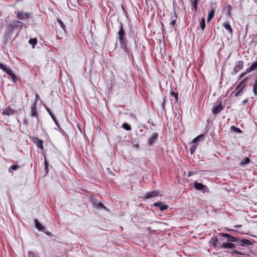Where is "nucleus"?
<instances>
[{
    "instance_id": "obj_1",
    "label": "nucleus",
    "mask_w": 257,
    "mask_h": 257,
    "mask_svg": "<svg viewBox=\"0 0 257 257\" xmlns=\"http://www.w3.org/2000/svg\"><path fill=\"white\" fill-rule=\"evenodd\" d=\"M219 235L226 237L227 241L229 242H233L236 246H245L251 245L252 243L249 240L246 239H239L237 237L231 236L228 233H220Z\"/></svg>"
},
{
    "instance_id": "obj_2",
    "label": "nucleus",
    "mask_w": 257,
    "mask_h": 257,
    "mask_svg": "<svg viewBox=\"0 0 257 257\" xmlns=\"http://www.w3.org/2000/svg\"><path fill=\"white\" fill-rule=\"evenodd\" d=\"M125 31L122 27V25L120 23V29L118 32V40L119 41L120 47L121 49L125 50L126 47L125 44Z\"/></svg>"
},
{
    "instance_id": "obj_3",
    "label": "nucleus",
    "mask_w": 257,
    "mask_h": 257,
    "mask_svg": "<svg viewBox=\"0 0 257 257\" xmlns=\"http://www.w3.org/2000/svg\"><path fill=\"white\" fill-rule=\"evenodd\" d=\"M243 66V62L242 61H238L235 63V65L234 67L233 70L231 72L232 75H234L238 72H239L242 68Z\"/></svg>"
},
{
    "instance_id": "obj_4",
    "label": "nucleus",
    "mask_w": 257,
    "mask_h": 257,
    "mask_svg": "<svg viewBox=\"0 0 257 257\" xmlns=\"http://www.w3.org/2000/svg\"><path fill=\"white\" fill-rule=\"evenodd\" d=\"M194 187L196 190H203V192H208V191L207 187L201 183L195 182Z\"/></svg>"
},
{
    "instance_id": "obj_5",
    "label": "nucleus",
    "mask_w": 257,
    "mask_h": 257,
    "mask_svg": "<svg viewBox=\"0 0 257 257\" xmlns=\"http://www.w3.org/2000/svg\"><path fill=\"white\" fill-rule=\"evenodd\" d=\"M233 242H229V241L226 242H224L222 243V244L221 246V248H224V249L229 248V249H233L236 247V245H235V244H234Z\"/></svg>"
},
{
    "instance_id": "obj_6",
    "label": "nucleus",
    "mask_w": 257,
    "mask_h": 257,
    "mask_svg": "<svg viewBox=\"0 0 257 257\" xmlns=\"http://www.w3.org/2000/svg\"><path fill=\"white\" fill-rule=\"evenodd\" d=\"M221 103V101H220L219 104L212 108V112L213 113L216 114L223 110V107L222 106Z\"/></svg>"
},
{
    "instance_id": "obj_7",
    "label": "nucleus",
    "mask_w": 257,
    "mask_h": 257,
    "mask_svg": "<svg viewBox=\"0 0 257 257\" xmlns=\"http://www.w3.org/2000/svg\"><path fill=\"white\" fill-rule=\"evenodd\" d=\"M158 137V134L154 133L148 140V143L150 146L153 145L156 141Z\"/></svg>"
},
{
    "instance_id": "obj_8",
    "label": "nucleus",
    "mask_w": 257,
    "mask_h": 257,
    "mask_svg": "<svg viewBox=\"0 0 257 257\" xmlns=\"http://www.w3.org/2000/svg\"><path fill=\"white\" fill-rule=\"evenodd\" d=\"M155 207H158L161 211H164L168 208V205L164 204L163 202H158L154 204Z\"/></svg>"
},
{
    "instance_id": "obj_9",
    "label": "nucleus",
    "mask_w": 257,
    "mask_h": 257,
    "mask_svg": "<svg viewBox=\"0 0 257 257\" xmlns=\"http://www.w3.org/2000/svg\"><path fill=\"white\" fill-rule=\"evenodd\" d=\"M17 18L20 20L28 19L30 18V14L19 11L17 13Z\"/></svg>"
},
{
    "instance_id": "obj_10",
    "label": "nucleus",
    "mask_w": 257,
    "mask_h": 257,
    "mask_svg": "<svg viewBox=\"0 0 257 257\" xmlns=\"http://www.w3.org/2000/svg\"><path fill=\"white\" fill-rule=\"evenodd\" d=\"M0 69L3 70L9 76H11L14 73L10 67H7L3 64L0 63Z\"/></svg>"
},
{
    "instance_id": "obj_11",
    "label": "nucleus",
    "mask_w": 257,
    "mask_h": 257,
    "mask_svg": "<svg viewBox=\"0 0 257 257\" xmlns=\"http://www.w3.org/2000/svg\"><path fill=\"white\" fill-rule=\"evenodd\" d=\"M31 116L32 117H37L38 113L37 111V105L35 103H33L31 107Z\"/></svg>"
},
{
    "instance_id": "obj_12",
    "label": "nucleus",
    "mask_w": 257,
    "mask_h": 257,
    "mask_svg": "<svg viewBox=\"0 0 257 257\" xmlns=\"http://www.w3.org/2000/svg\"><path fill=\"white\" fill-rule=\"evenodd\" d=\"M14 29H21L22 28V22L18 21H14L10 23Z\"/></svg>"
},
{
    "instance_id": "obj_13",
    "label": "nucleus",
    "mask_w": 257,
    "mask_h": 257,
    "mask_svg": "<svg viewBox=\"0 0 257 257\" xmlns=\"http://www.w3.org/2000/svg\"><path fill=\"white\" fill-rule=\"evenodd\" d=\"M15 112H16V110H14L12 108H8L3 110V114L4 115L6 114L9 116L11 114L15 113Z\"/></svg>"
},
{
    "instance_id": "obj_14",
    "label": "nucleus",
    "mask_w": 257,
    "mask_h": 257,
    "mask_svg": "<svg viewBox=\"0 0 257 257\" xmlns=\"http://www.w3.org/2000/svg\"><path fill=\"white\" fill-rule=\"evenodd\" d=\"M159 194V191H153L150 192H148L145 196L146 199H149L152 198L155 196H157Z\"/></svg>"
},
{
    "instance_id": "obj_15",
    "label": "nucleus",
    "mask_w": 257,
    "mask_h": 257,
    "mask_svg": "<svg viewBox=\"0 0 257 257\" xmlns=\"http://www.w3.org/2000/svg\"><path fill=\"white\" fill-rule=\"evenodd\" d=\"M246 82L247 80L246 79L241 81L236 87L235 89H240L241 90H243V88L246 86Z\"/></svg>"
},
{
    "instance_id": "obj_16",
    "label": "nucleus",
    "mask_w": 257,
    "mask_h": 257,
    "mask_svg": "<svg viewBox=\"0 0 257 257\" xmlns=\"http://www.w3.org/2000/svg\"><path fill=\"white\" fill-rule=\"evenodd\" d=\"M223 27L228 31L230 34H232V29L228 22H226L223 24Z\"/></svg>"
},
{
    "instance_id": "obj_17",
    "label": "nucleus",
    "mask_w": 257,
    "mask_h": 257,
    "mask_svg": "<svg viewBox=\"0 0 257 257\" xmlns=\"http://www.w3.org/2000/svg\"><path fill=\"white\" fill-rule=\"evenodd\" d=\"M34 142L36 143V144L37 145V147L43 150V142L42 140H40L38 138H36L34 140Z\"/></svg>"
},
{
    "instance_id": "obj_18",
    "label": "nucleus",
    "mask_w": 257,
    "mask_h": 257,
    "mask_svg": "<svg viewBox=\"0 0 257 257\" xmlns=\"http://www.w3.org/2000/svg\"><path fill=\"white\" fill-rule=\"evenodd\" d=\"M35 226L39 230L44 231L46 228L44 227L38 220L37 219L35 220Z\"/></svg>"
},
{
    "instance_id": "obj_19",
    "label": "nucleus",
    "mask_w": 257,
    "mask_h": 257,
    "mask_svg": "<svg viewBox=\"0 0 257 257\" xmlns=\"http://www.w3.org/2000/svg\"><path fill=\"white\" fill-rule=\"evenodd\" d=\"M257 69V61L253 62L251 66L246 69V73L250 72Z\"/></svg>"
},
{
    "instance_id": "obj_20",
    "label": "nucleus",
    "mask_w": 257,
    "mask_h": 257,
    "mask_svg": "<svg viewBox=\"0 0 257 257\" xmlns=\"http://www.w3.org/2000/svg\"><path fill=\"white\" fill-rule=\"evenodd\" d=\"M217 241H218V239H217V237L213 236L211 238L209 242L211 246H212L213 247H216L217 245Z\"/></svg>"
},
{
    "instance_id": "obj_21",
    "label": "nucleus",
    "mask_w": 257,
    "mask_h": 257,
    "mask_svg": "<svg viewBox=\"0 0 257 257\" xmlns=\"http://www.w3.org/2000/svg\"><path fill=\"white\" fill-rule=\"evenodd\" d=\"M214 12L215 11L213 9H212L210 12L208 14V18H207V22H209L214 17Z\"/></svg>"
},
{
    "instance_id": "obj_22",
    "label": "nucleus",
    "mask_w": 257,
    "mask_h": 257,
    "mask_svg": "<svg viewBox=\"0 0 257 257\" xmlns=\"http://www.w3.org/2000/svg\"><path fill=\"white\" fill-rule=\"evenodd\" d=\"M46 109L48 111V112L49 113V114H50V115L51 116L52 118L53 119V120H54V121L55 122V124L57 125V126H59L58 125V122L57 121V120H56L55 117L54 116V114L52 113V112L51 111V110H50V109L48 108H46Z\"/></svg>"
},
{
    "instance_id": "obj_23",
    "label": "nucleus",
    "mask_w": 257,
    "mask_h": 257,
    "mask_svg": "<svg viewBox=\"0 0 257 257\" xmlns=\"http://www.w3.org/2000/svg\"><path fill=\"white\" fill-rule=\"evenodd\" d=\"M204 137V134H201V135H200L199 136H198L197 137H196L195 138H194L193 141H192V143H194V144H195L197 142L199 141V140L200 139H202Z\"/></svg>"
},
{
    "instance_id": "obj_24",
    "label": "nucleus",
    "mask_w": 257,
    "mask_h": 257,
    "mask_svg": "<svg viewBox=\"0 0 257 257\" xmlns=\"http://www.w3.org/2000/svg\"><path fill=\"white\" fill-rule=\"evenodd\" d=\"M200 27L202 30V31H204L205 28V19L203 18L201 19V21L200 22Z\"/></svg>"
},
{
    "instance_id": "obj_25",
    "label": "nucleus",
    "mask_w": 257,
    "mask_h": 257,
    "mask_svg": "<svg viewBox=\"0 0 257 257\" xmlns=\"http://www.w3.org/2000/svg\"><path fill=\"white\" fill-rule=\"evenodd\" d=\"M29 44L33 46V48H34L35 45L37 43V40L36 39H30L29 41Z\"/></svg>"
},
{
    "instance_id": "obj_26",
    "label": "nucleus",
    "mask_w": 257,
    "mask_h": 257,
    "mask_svg": "<svg viewBox=\"0 0 257 257\" xmlns=\"http://www.w3.org/2000/svg\"><path fill=\"white\" fill-rule=\"evenodd\" d=\"M253 92L255 95L257 94V79H255L254 83L253 84Z\"/></svg>"
},
{
    "instance_id": "obj_27",
    "label": "nucleus",
    "mask_w": 257,
    "mask_h": 257,
    "mask_svg": "<svg viewBox=\"0 0 257 257\" xmlns=\"http://www.w3.org/2000/svg\"><path fill=\"white\" fill-rule=\"evenodd\" d=\"M250 162L249 159L245 158L243 161L240 162V165L242 166L248 164Z\"/></svg>"
},
{
    "instance_id": "obj_28",
    "label": "nucleus",
    "mask_w": 257,
    "mask_h": 257,
    "mask_svg": "<svg viewBox=\"0 0 257 257\" xmlns=\"http://www.w3.org/2000/svg\"><path fill=\"white\" fill-rule=\"evenodd\" d=\"M122 126L123 128H124V130H125L126 131H130L131 130V126L129 124H128L127 123H123Z\"/></svg>"
},
{
    "instance_id": "obj_29",
    "label": "nucleus",
    "mask_w": 257,
    "mask_h": 257,
    "mask_svg": "<svg viewBox=\"0 0 257 257\" xmlns=\"http://www.w3.org/2000/svg\"><path fill=\"white\" fill-rule=\"evenodd\" d=\"M29 257H39L38 254L35 252L30 251L29 252Z\"/></svg>"
},
{
    "instance_id": "obj_30",
    "label": "nucleus",
    "mask_w": 257,
    "mask_h": 257,
    "mask_svg": "<svg viewBox=\"0 0 257 257\" xmlns=\"http://www.w3.org/2000/svg\"><path fill=\"white\" fill-rule=\"evenodd\" d=\"M231 130L235 133H240L241 131L238 127H235V126H232L231 127Z\"/></svg>"
},
{
    "instance_id": "obj_31",
    "label": "nucleus",
    "mask_w": 257,
    "mask_h": 257,
    "mask_svg": "<svg viewBox=\"0 0 257 257\" xmlns=\"http://www.w3.org/2000/svg\"><path fill=\"white\" fill-rule=\"evenodd\" d=\"M197 148L195 144H193L190 148V151L191 154H193Z\"/></svg>"
},
{
    "instance_id": "obj_32",
    "label": "nucleus",
    "mask_w": 257,
    "mask_h": 257,
    "mask_svg": "<svg viewBox=\"0 0 257 257\" xmlns=\"http://www.w3.org/2000/svg\"><path fill=\"white\" fill-rule=\"evenodd\" d=\"M235 90H237V91L234 94V96L235 97H237L239 95H241L243 93L242 90H241L240 89H235Z\"/></svg>"
},
{
    "instance_id": "obj_33",
    "label": "nucleus",
    "mask_w": 257,
    "mask_h": 257,
    "mask_svg": "<svg viewBox=\"0 0 257 257\" xmlns=\"http://www.w3.org/2000/svg\"><path fill=\"white\" fill-rule=\"evenodd\" d=\"M96 206L97 208H104L106 209V207L104 206V205L101 202H98L96 204Z\"/></svg>"
},
{
    "instance_id": "obj_34",
    "label": "nucleus",
    "mask_w": 257,
    "mask_h": 257,
    "mask_svg": "<svg viewBox=\"0 0 257 257\" xmlns=\"http://www.w3.org/2000/svg\"><path fill=\"white\" fill-rule=\"evenodd\" d=\"M58 22L59 23L60 27L65 31V25L63 24L60 20H58Z\"/></svg>"
},
{
    "instance_id": "obj_35",
    "label": "nucleus",
    "mask_w": 257,
    "mask_h": 257,
    "mask_svg": "<svg viewBox=\"0 0 257 257\" xmlns=\"http://www.w3.org/2000/svg\"><path fill=\"white\" fill-rule=\"evenodd\" d=\"M38 100H41L40 96L38 93H36L35 100L34 102H33V103H35V105H37Z\"/></svg>"
},
{
    "instance_id": "obj_36",
    "label": "nucleus",
    "mask_w": 257,
    "mask_h": 257,
    "mask_svg": "<svg viewBox=\"0 0 257 257\" xmlns=\"http://www.w3.org/2000/svg\"><path fill=\"white\" fill-rule=\"evenodd\" d=\"M7 29L9 32H11L13 30H15L10 23L8 25L7 27Z\"/></svg>"
},
{
    "instance_id": "obj_37",
    "label": "nucleus",
    "mask_w": 257,
    "mask_h": 257,
    "mask_svg": "<svg viewBox=\"0 0 257 257\" xmlns=\"http://www.w3.org/2000/svg\"><path fill=\"white\" fill-rule=\"evenodd\" d=\"M171 94V95L172 96H174L176 101L177 102L178 101V94L177 93L174 92L173 91H172Z\"/></svg>"
},
{
    "instance_id": "obj_38",
    "label": "nucleus",
    "mask_w": 257,
    "mask_h": 257,
    "mask_svg": "<svg viewBox=\"0 0 257 257\" xmlns=\"http://www.w3.org/2000/svg\"><path fill=\"white\" fill-rule=\"evenodd\" d=\"M44 164H45V170L46 171V172L47 173L48 172V163L46 160V159H45V163H44Z\"/></svg>"
},
{
    "instance_id": "obj_39",
    "label": "nucleus",
    "mask_w": 257,
    "mask_h": 257,
    "mask_svg": "<svg viewBox=\"0 0 257 257\" xmlns=\"http://www.w3.org/2000/svg\"><path fill=\"white\" fill-rule=\"evenodd\" d=\"M19 167H20V166L19 165H14L11 167V169H12L13 170L15 171V170H17Z\"/></svg>"
},
{
    "instance_id": "obj_40",
    "label": "nucleus",
    "mask_w": 257,
    "mask_h": 257,
    "mask_svg": "<svg viewBox=\"0 0 257 257\" xmlns=\"http://www.w3.org/2000/svg\"><path fill=\"white\" fill-rule=\"evenodd\" d=\"M11 78L12 79L13 81L14 82H16L17 79V76L16 75L13 73L11 76H10Z\"/></svg>"
},
{
    "instance_id": "obj_41",
    "label": "nucleus",
    "mask_w": 257,
    "mask_h": 257,
    "mask_svg": "<svg viewBox=\"0 0 257 257\" xmlns=\"http://www.w3.org/2000/svg\"><path fill=\"white\" fill-rule=\"evenodd\" d=\"M192 5H193V7L195 9V12H197V2H193L192 3Z\"/></svg>"
},
{
    "instance_id": "obj_42",
    "label": "nucleus",
    "mask_w": 257,
    "mask_h": 257,
    "mask_svg": "<svg viewBox=\"0 0 257 257\" xmlns=\"http://www.w3.org/2000/svg\"><path fill=\"white\" fill-rule=\"evenodd\" d=\"M129 115L131 117L134 118L136 121L137 120V116L135 114L131 113L129 114Z\"/></svg>"
},
{
    "instance_id": "obj_43",
    "label": "nucleus",
    "mask_w": 257,
    "mask_h": 257,
    "mask_svg": "<svg viewBox=\"0 0 257 257\" xmlns=\"http://www.w3.org/2000/svg\"><path fill=\"white\" fill-rule=\"evenodd\" d=\"M232 252H234L235 253H236V254H241V255L244 254V253H243L242 252H239V251H238L237 250H236L235 249H233V250Z\"/></svg>"
},
{
    "instance_id": "obj_44",
    "label": "nucleus",
    "mask_w": 257,
    "mask_h": 257,
    "mask_svg": "<svg viewBox=\"0 0 257 257\" xmlns=\"http://www.w3.org/2000/svg\"><path fill=\"white\" fill-rule=\"evenodd\" d=\"M165 98H164L163 102L162 104V107L163 110H165Z\"/></svg>"
},
{
    "instance_id": "obj_45",
    "label": "nucleus",
    "mask_w": 257,
    "mask_h": 257,
    "mask_svg": "<svg viewBox=\"0 0 257 257\" xmlns=\"http://www.w3.org/2000/svg\"><path fill=\"white\" fill-rule=\"evenodd\" d=\"M176 22V20H173V21L171 22V24H171L172 26H174V25L175 24Z\"/></svg>"
},
{
    "instance_id": "obj_46",
    "label": "nucleus",
    "mask_w": 257,
    "mask_h": 257,
    "mask_svg": "<svg viewBox=\"0 0 257 257\" xmlns=\"http://www.w3.org/2000/svg\"><path fill=\"white\" fill-rule=\"evenodd\" d=\"M44 232H45L47 235H49V236H52V234L49 231H45V230L43 231Z\"/></svg>"
},
{
    "instance_id": "obj_47",
    "label": "nucleus",
    "mask_w": 257,
    "mask_h": 257,
    "mask_svg": "<svg viewBox=\"0 0 257 257\" xmlns=\"http://www.w3.org/2000/svg\"><path fill=\"white\" fill-rule=\"evenodd\" d=\"M247 100H247V99H246L244 100L243 101V102H242V103H243V104L245 103L247 101Z\"/></svg>"
},
{
    "instance_id": "obj_48",
    "label": "nucleus",
    "mask_w": 257,
    "mask_h": 257,
    "mask_svg": "<svg viewBox=\"0 0 257 257\" xmlns=\"http://www.w3.org/2000/svg\"><path fill=\"white\" fill-rule=\"evenodd\" d=\"M244 75H245V74H244V73L241 74L240 75V77H243Z\"/></svg>"
},
{
    "instance_id": "obj_49",
    "label": "nucleus",
    "mask_w": 257,
    "mask_h": 257,
    "mask_svg": "<svg viewBox=\"0 0 257 257\" xmlns=\"http://www.w3.org/2000/svg\"><path fill=\"white\" fill-rule=\"evenodd\" d=\"M135 147H136V148H138L139 147V145H135Z\"/></svg>"
},
{
    "instance_id": "obj_50",
    "label": "nucleus",
    "mask_w": 257,
    "mask_h": 257,
    "mask_svg": "<svg viewBox=\"0 0 257 257\" xmlns=\"http://www.w3.org/2000/svg\"><path fill=\"white\" fill-rule=\"evenodd\" d=\"M190 175H191V173H190V172H189V175H188V176H190Z\"/></svg>"
},
{
    "instance_id": "obj_51",
    "label": "nucleus",
    "mask_w": 257,
    "mask_h": 257,
    "mask_svg": "<svg viewBox=\"0 0 257 257\" xmlns=\"http://www.w3.org/2000/svg\"><path fill=\"white\" fill-rule=\"evenodd\" d=\"M122 9H124V7H123V6H122Z\"/></svg>"
},
{
    "instance_id": "obj_52",
    "label": "nucleus",
    "mask_w": 257,
    "mask_h": 257,
    "mask_svg": "<svg viewBox=\"0 0 257 257\" xmlns=\"http://www.w3.org/2000/svg\"><path fill=\"white\" fill-rule=\"evenodd\" d=\"M194 2H197V0H194Z\"/></svg>"
}]
</instances>
